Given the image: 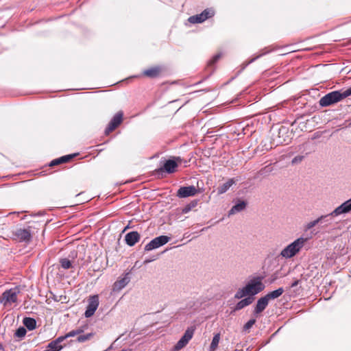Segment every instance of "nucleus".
<instances>
[{
	"label": "nucleus",
	"instance_id": "nucleus-27",
	"mask_svg": "<svg viewBox=\"0 0 351 351\" xmlns=\"http://www.w3.org/2000/svg\"><path fill=\"white\" fill-rule=\"evenodd\" d=\"M82 332H83V330L81 329V328H79V329H77V330H73L70 332H69L68 333H66L65 335L62 336L64 339V340L69 337H75L77 335H80L81 334Z\"/></svg>",
	"mask_w": 351,
	"mask_h": 351
},
{
	"label": "nucleus",
	"instance_id": "nucleus-26",
	"mask_svg": "<svg viewBox=\"0 0 351 351\" xmlns=\"http://www.w3.org/2000/svg\"><path fill=\"white\" fill-rule=\"evenodd\" d=\"M197 205V201L193 200L187 205H186L183 209L182 213H189L192 208H195Z\"/></svg>",
	"mask_w": 351,
	"mask_h": 351
},
{
	"label": "nucleus",
	"instance_id": "nucleus-5",
	"mask_svg": "<svg viewBox=\"0 0 351 351\" xmlns=\"http://www.w3.org/2000/svg\"><path fill=\"white\" fill-rule=\"evenodd\" d=\"M12 235V239L18 242H24L25 243H30L32 239L29 228L16 229L13 232Z\"/></svg>",
	"mask_w": 351,
	"mask_h": 351
},
{
	"label": "nucleus",
	"instance_id": "nucleus-29",
	"mask_svg": "<svg viewBox=\"0 0 351 351\" xmlns=\"http://www.w3.org/2000/svg\"><path fill=\"white\" fill-rule=\"evenodd\" d=\"M93 336V333H88L86 335H80L77 337V340L80 343L84 342L90 339Z\"/></svg>",
	"mask_w": 351,
	"mask_h": 351
},
{
	"label": "nucleus",
	"instance_id": "nucleus-35",
	"mask_svg": "<svg viewBox=\"0 0 351 351\" xmlns=\"http://www.w3.org/2000/svg\"><path fill=\"white\" fill-rule=\"evenodd\" d=\"M300 280H296L294 282H293L291 285V287H295L299 284Z\"/></svg>",
	"mask_w": 351,
	"mask_h": 351
},
{
	"label": "nucleus",
	"instance_id": "nucleus-24",
	"mask_svg": "<svg viewBox=\"0 0 351 351\" xmlns=\"http://www.w3.org/2000/svg\"><path fill=\"white\" fill-rule=\"evenodd\" d=\"M23 323L29 330H34L36 326V320L32 317H25L23 320Z\"/></svg>",
	"mask_w": 351,
	"mask_h": 351
},
{
	"label": "nucleus",
	"instance_id": "nucleus-23",
	"mask_svg": "<svg viewBox=\"0 0 351 351\" xmlns=\"http://www.w3.org/2000/svg\"><path fill=\"white\" fill-rule=\"evenodd\" d=\"M74 156L75 155H66L62 156L59 158L52 160L50 163V166H54L61 163L66 162L69 161L71 158H73Z\"/></svg>",
	"mask_w": 351,
	"mask_h": 351
},
{
	"label": "nucleus",
	"instance_id": "nucleus-21",
	"mask_svg": "<svg viewBox=\"0 0 351 351\" xmlns=\"http://www.w3.org/2000/svg\"><path fill=\"white\" fill-rule=\"evenodd\" d=\"M236 181L237 180H235L234 178L229 179L226 183L217 188V193L219 194L225 193L236 182Z\"/></svg>",
	"mask_w": 351,
	"mask_h": 351
},
{
	"label": "nucleus",
	"instance_id": "nucleus-9",
	"mask_svg": "<svg viewBox=\"0 0 351 351\" xmlns=\"http://www.w3.org/2000/svg\"><path fill=\"white\" fill-rule=\"evenodd\" d=\"M351 211V198L342 203L332 210L329 215L330 217H337L339 215L348 213Z\"/></svg>",
	"mask_w": 351,
	"mask_h": 351
},
{
	"label": "nucleus",
	"instance_id": "nucleus-19",
	"mask_svg": "<svg viewBox=\"0 0 351 351\" xmlns=\"http://www.w3.org/2000/svg\"><path fill=\"white\" fill-rule=\"evenodd\" d=\"M246 202L245 201H239L228 212V215H232L237 213L241 212L246 207Z\"/></svg>",
	"mask_w": 351,
	"mask_h": 351
},
{
	"label": "nucleus",
	"instance_id": "nucleus-34",
	"mask_svg": "<svg viewBox=\"0 0 351 351\" xmlns=\"http://www.w3.org/2000/svg\"><path fill=\"white\" fill-rule=\"evenodd\" d=\"M304 158V157L303 156H295V158H293V160H291V164L292 165L298 164V163H300V162H301L302 161Z\"/></svg>",
	"mask_w": 351,
	"mask_h": 351
},
{
	"label": "nucleus",
	"instance_id": "nucleus-3",
	"mask_svg": "<svg viewBox=\"0 0 351 351\" xmlns=\"http://www.w3.org/2000/svg\"><path fill=\"white\" fill-rule=\"evenodd\" d=\"M307 239L300 237L285 247L280 252V256L285 258H291L296 255L303 247Z\"/></svg>",
	"mask_w": 351,
	"mask_h": 351
},
{
	"label": "nucleus",
	"instance_id": "nucleus-10",
	"mask_svg": "<svg viewBox=\"0 0 351 351\" xmlns=\"http://www.w3.org/2000/svg\"><path fill=\"white\" fill-rule=\"evenodd\" d=\"M193 335V330L187 329L184 335L178 341L173 348L174 351H178L185 347Z\"/></svg>",
	"mask_w": 351,
	"mask_h": 351
},
{
	"label": "nucleus",
	"instance_id": "nucleus-1",
	"mask_svg": "<svg viewBox=\"0 0 351 351\" xmlns=\"http://www.w3.org/2000/svg\"><path fill=\"white\" fill-rule=\"evenodd\" d=\"M262 276H256L250 279L245 287L239 289L235 293L236 299H241L246 295L254 296L265 289Z\"/></svg>",
	"mask_w": 351,
	"mask_h": 351
},
{
	"label": "nucleus",
	"instance_id": "nucleus-4",
	"mask_svg": "<svg viewBox=\"0 0 351 351\" xmlns=\"http://www.w3.org/2000/svg\"><path fill=\"white\" fill-rule=\"evenodd\" d=\"M20 293L19 287H16L5 291L0 298V302L4 306H10L17 301L18 294Z\"/></svg>",
	"mask_w": 351,
	"mask_h": 351
},
{
	"label": "nucleus",
	"instance_id": "nucleus-22",
	"mask_svg": "<svg viewBox=\"0 0 351 351\" xmlns=\"http://www.w3.org/2000/svg\"><path fill=\"white\" fill-rule=\"evenodd\" d=\"M253 300H254L253 298H251V297L245 298L241 300L236 304L234 310L239 311V310L245 308V306L252 304L253 302Z\"/></svg>",
	"mask_w": 351,
	"mask_h": 351
},
{
	"label": "nucleus",
	"instance_id": "nucleus-37",
	"mask_svg": "<svg viewBox=\"0 0 351 351\" xmlns=\"http://www.w3.org/2000/svg\"><path fill=\"white\" fill-rule=\"evenodd\" d=\"M3 349L2 346L0 344V350Z\"/></svg>",
	"mask_w": 351,
	"mask_h": 351
},
{
	"label": "nucleus",
	"instance_id": "nucleus-8",
	"mask_svg": "<svg viewBox=\"0 0 351 351\" xmlns=\"http://www.w3.org/2000/svg\"><path fill=\"white\" fill-rule=\"evenodd\" d=\"M215 12L212 9H206L202 13L190 16L188 21L191 23H201L206 19L214 16Z\"/></svg>",
	"mask_w": 351,
	"mask_h": 351
},
{
	"label": "nucleus",
	"instance_id": "nucleus-20",
	"mask_svg": "<svg viewBox=\"0 0 351 351\" xmlns=\"http://www.w3.org/2000/svg\"><path fill=\"white\" fill-rule=\"evenodd\" d=\"M161 72V68L160 66H154L146 69L143 71V75L150 78H154L158 77Z\"/></svg>",
	"mask_w": 351,
	"mask_h": 351
},
{
	"label": "nucleus",
	"instance_id": "nucleus-12",
	"mask_svg": "<svg viewBox=\"0 0 351 351\" xmlns=\"http://www.w3.org/2000/svg\"><path fill=\"white\" fill-rule=\"evenodd\" d=\"M181 158L180 157L175 158V160H167L164 163L162 167L159 169L160 171H165L168 173H174L178 167V162H180Z\"/></svg>",
	"mask_w": 351,
	"mask_h": 351
},
{
	"label": "nucleus",
	"instance_id": "nucleus-15",
	"mask_svg": "<svg viewBox=\"0 0 351 351\" xmlns=\"http://www.w3.org/2000/svg\"><path fill=\"white\" fill-rule=\"evenodd\" d=\"M141 236L137 231H132L127 233L125 236V241L128 245L134 246L139 241Z\"/></svg>",
	"mask_w": 351,
	"mask_h": 351
},
{
	"label": "nucleus",
	"instance_id": "nucleus-32",
	"mask_svg": "<svg viewBox=\"0 0 351 351\" xmlns=\"http://www.w3.org/2000/svg\"><path fill=\"white\" fill-rule=\"evenodd\" d=\"M256 319H250L247 322L245 323V324L243 326V329L245 330H247L250 329L253 325L255 324Z\"/></svg>",
	"mask_w": 351,
	"mask_h": 351
},
{
	"label": "nucleus",
	"instance_id": "nucleus-25",
	"mask_svg": "<svg viewBox=\"0 0 351 351\" xmlns=\"http://www.w3.org/2000/svg\"><path fill=\"white\" fill-rule=\"evenodd\" d=\"M283 292H284L283 288L280 287L276 290L269 292V293L265 295V296L269 300H274V299H276V298L280 297L283 293Z\"/></svg>",
	"mask_w": 351,
	"mask_h": 351
},
{
	"label": "nucleus",
	"instance_id": "nucleus-18",
	"mask_svg": "<svg viewBox=\"0 0 351 351\" xmlns=\"http://www.w3.org/2000/svg\"><path fill=\"white\" fill-rule=\"evenodd\" d=\"M64 340L62 336L58 337L56 339L51 341L47 347V349L44 351H60L62 349V346L60 345Z\"/></svg>",
	"mask_w": 351,
	"mask_h": 351
},
{
	"label": "nucleus",
	"instance_id": "nucleus-28",
	"mask_svg": "<svg viewBox=\"0 0 351 351\" xmlns=\"http://www.w3.org/2000/svg\"><path fill=\"white\" fill-rule=\"evenodd\" d=\"M60 263L61 267L64 269H69L72 266L71 262L67 258H62L60 261Z\"/></svg>",
	"mask_w": 351,
	"mask_h": 351
},
{
	"label": "nucleus",
	"instance_id": "nucleus-6",
	"mask_svg": "<svg viewBox=\"0 0 351 351\" xmlns=\"http://www.w3.org/2000/svg\"><path fill=\"white\" fill-rule=\"evenodd\" d=\"M171 238L168 236L161 235L152 239L145 246V251H151L152 250L158 248L170 241Z\"/></svg>",
	"mask_w": 351,
	"mask_h": 351
},
{
	"label": "nucleus",
	"instance_id": "nucleus-13",
	"mask_svg": "<svg viewBox=\"0 0 351 351\" xmlns=\"http://www.w3.org/2000/svg\"><path fill=\"white\" fill-rule=\"evenodd\" d=\"M197 193V189L194 186H182L178 192L177 196L180 198H185L194 196Z\"/></svg>",
	"mask_w": 351,
	"mask_h": 351
},
{
	"label": "nucleus",
	"instance_id": "nucleus-11",
	"mask_svg": "<svg viewBox=\"0 0 351 351\" xmlns=\"http://www.w3.org/2000/svg\"><path fill=\"white\" fill-rule=\"evenodd\" d=\"M123 112L121 111L118 112L110 121L108 125L105 130V134H109L115 128H117L121 123L123 119Z\"/></svg>",
	"mask_w": 351,
	"mask_h": 351
},
{
	"label": "nucleus",
	"instance_id": "nucleus-36",
	"mask_svg": "<svg viewBox=\"0 0 351 351\" xmlns=\"http://www.w3.org/2000/svg\"><path fill=\"white\" fill-rule=\"evenodd\" d=\"M150 261L147 260V261H145V263H149Z\"/></svg>",
	"mask_w": 351,
	"mask_h": 351
},
{
	"label": "nucleus",
	"instance_id": "nucleus-17",
	"mask_svg": "<svg viewBox=\"0 0 351 351\" xmlns=\"http://www.w3.org/2000/svg\"><path fill=\"white\" fill-rule=\"evenodd\" d=\"M329 217H330V215H329V214L325 215H321L317 219L308 222L307 223H306L304 226V231H305V232L308 231L309 230H311V228H313L314 226H315L316 225H317L319 223L328 222V220L327 219V218Z\"/></svg>",
	"mask_w": 351,
	"mask_h": 351
},
{
	"label": "nucleus",
	"instance_id": "nucleus-14",
	"mask_svg": "<svg viewBox=\"0 0 351 351\" xmlns=\"http://www.w3.org/2000/svg\"><path fill=\"white\" fill-rule=\"evenodd\" d=\"M268 303L269 300L266 298L265 295L258 299L253 311L254 315L255 316H258L266 308Z\"/></svg>",
	"mask_w": 351,
	"mask_h": 351
},
{
	"label": "nucleus",
	"instance_id": "nucleus-33",
	"mask_svg": "<svg viewBox=\"0 0 351 351\" xmlns=\"http://www.w3.org/2000/svg\"><path fill=\"white\" fill-rule=\"evenodd\" d=\"M222 54L221 53H217L216 54L215 56H213V58L209 61L208 62V65L209 66H213L214 64H215L219 60V58L221 57Z\"/></svg>",
	"mask_w": 351,
	"mask_h": 351
},
{
	"label": "nucleus",
	"instance_id": "nucleus-2",
	"mask_svg": "<svg viewBox=\"0 0 351 351\" xmlns=\"http://www.w3.org/2000/svg\"><path fill=\"white\" fill-rule=\"evenodd\" d=\"M351 95V86L345 90H335L322 97L319 103L322 107L329 106Z\"/></svg>",
	"mask_w": 351,
	"mask_h": 351
},
{
	"label": "nucleus",
	"instance_id": "nucleus-16",
	"mask_svg": "<svg viewBox=\"0 0 351 351\" xmlns=\"http://www.w3.org/2000/svg\"><path fill=\"white\" fill-rule=\"evenodd\" d=\"M130 281L129 274H125L121 278L118 279L113 285V291H119L123 289Z\"/></svg>",
	"mask_w": 351,
	"mask_h": 351
},
{
	"label": "nucleus",
	"instance_id": "nucleus-30",
	"mask_svg": "<svg viewBox=\"0 0 351 351\" xmlns=\"http://www.w3.org/2000/svg\"><path fill=\"white\" fill-rule=\"evenodd\" d=\"M219 341V335L217 334L213 338L212 342L210 343V348L212 350H215L217 347Z\"/></svg>",
	"mask_w": 351,
	"mask_h": 351
},
{
	"label": "nucleus",
	"instance_id": "nucleus-7",
	"mask_svg": "<svg viewBox=\"0 0 351 351\" xmlns=\"http://www.w3.org/2000/svg\"><path fill=\"white\" fill-rule=\"evenodd\" d=\"M99 304V296L97 295L90 296L88 300L86 310L84 313V316L87 318L93 316L97 309Z\"/></svg>",
	"mask_w": 351,
	"mask_h": 351
},
{
	"label": "nucleus",
	"instance_id": "nucleus-31",
	"mask_svg": "<svg viewBox=\"0 0 351 351\" xmlns=\"http://www.w3.org/2000/svg\"><path fill=\"white\" fill-rule=\"evenodd\" d=\"M26 329L24 327L19 328L15 332V336L17 337H23L26 335Z\"/></svg>",
	"mask_w": 351,
	"mask_h": 351
}]
</instances>
